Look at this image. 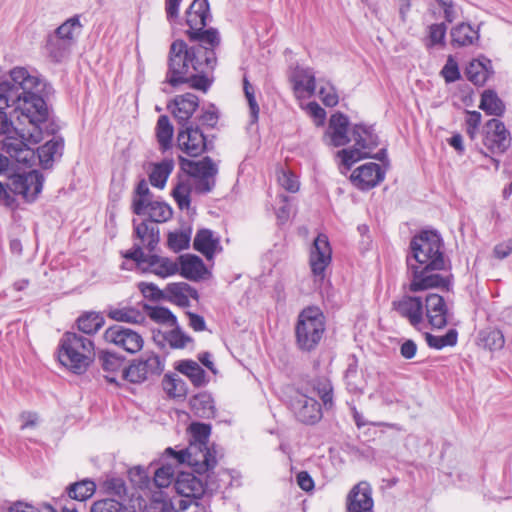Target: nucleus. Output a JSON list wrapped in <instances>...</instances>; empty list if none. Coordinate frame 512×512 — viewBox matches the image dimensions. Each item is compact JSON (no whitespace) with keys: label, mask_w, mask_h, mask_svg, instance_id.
<instances>
[{"label":"nucleus","mask_w":512,"mask_h":512,"mask_svg":"<svg viewBox=\"0 0 512 512\" xmlns=\"http://www.w3.org/2000/svg\"><path fill=\"white\" fill-rule=\"evenodd\" d=\"M210 17L207 0H193L185 12L186 35L192 45L175 40L168 53V69L165 82L173 87L189 84L193 89L207 92L212 84L209 78L216 65L215 50L221 38L216 28L205 29Z\"/></svg>","instance_id":"obj_1"},{"label":"nucleus","mask_w":512,"mask_h":512,"mask_svg":"<svg viewBox=\"0 0 512 512\" xmlns=\"http://www.w3.org/2000/svg\"><path fill=\"white\" fill-rule=\"evenodd\" d=\"M409 271L408 291L416 293L433 288L450 290L451 279L441 276L446 262L443 253V242L439 234L424 231L412 238L410 253L407 255Z\"/></svg>","instance_id":"obj_2"},{"label":"nucleus","mask_w":512,"mask_h":512,"mask_svg":"<svg viewBox=\"0 0 512 512\" xmlns=\"http://www.w3.org/2000/svg\"><path fill=\"white\" fill-rule=\"evenodd\" d=\"M31 89H21L14 114L18 121L21 138L28 144H37L43 139L44 127L49 118V109L42 92L45 84L36 76Z\"/></svg>","instance_id":"obj_3"},{"label":"nucleus","mask_w":512,"mask_h":512,"mask_svg":"<svg viewBox=\"0 0 512 512\" xmlns=\"http://www.w3.org/2000/svg\"><path fill=\"white\" fill-rule=\"evenodd\" d=\"M191 441L189 445L178 452L167 448L165 454L173 457L177 464L189 465L195 473L201 474L213 470L218 462L214 446L208 447L211 426L205 423L190 425Z\"/></svg>","instance_id":"obj_4"},{"label":"nucleus","mask_w":512,"mask_h":512,"mask_svg":"<svg viewBox=\"0 0 512 512\" xmlns=\"http://www.w3.org/2000/svg\"><path fill=\"white\" fill-rule=\"evenodd\" d=\"M11 161L31 166L35 151L21 138L19 127L0 110V174L9 169Z\"/></svg>","instance_id":"obj_5"},{"label":"nucleus","mask_w":512,"mask_h":512,"mask_svg":"<svg viewBox=\"0 0 512 512\" xmlns=\"http://www.w3.org/2000/svg\"><path fill=\"white\" fill-rule=\"evenodd\" d=\"M94 343L75 332H66L59 344L60 363L75 374L84 373L94 357Z\"/></svg>","instance_id":"obj_6"},{"label":"nucleus","mask_w":512,"mask_h":512,"mask_svg":"<svg viewBox=\"0 0 512 512\" xmlns=\"http://www.w3.org/2000/svg\"><path fill=\"white\" fill-rule=\"evenodd\" d=\"M325 316L320 308L309 306L298 315L295 325L296 344L302 351H312L320 343L325 332Z\"/></svg>","instance_id":"obj_7"},{"label":"nucleus","mask_w":512,"mask_h":512,"mask_svg":"<svg viewBox=\"0 0 512 512\" xmlns=\"http://www.w3.org/2000/svg\"><path fill=\"white\" fill-rule=\"evenodd\" d=\"M181 168L194 180V189L197 193H208L215 186L218 167L209 156L199 161L180 157Z\"/></svg>","instance_id":"obj_8"},{"label":"nucleus","mask_w":512,"mask_h":512,"mask_svg":"<svg viewBox=\"0 0 512 512\" xmlns=\"http://www.w3.org/2000/svg\"><path fill=\"white\" fill-rule=\"evenodd\" d=\"M34 83H36L35 80L30 78V74L25 68L12 69L10 79L0 82V110H5L10 106L15 109L21 89H31Z\"/></svg>","instance_id":"obj_9"},{"label":"nucleus","mask_w":512,"mask_h":512,"mask_svg":"<svg viewBox=\"0 0 512 512\" xmlns=\"http://www.w3.org/2000/svg\"><path fill=\"white\" fill-rule=\"evenodd\" d=\"M202 474H206L205 483L192 473H180L175 479L174 484L177 495L184 497L183 499L188 500L192 504L193 502H198L197 500L204 495L207 486L220 487L213 477V470L201 473L200 475Z\"/></svg>","instance_id":"obj_10"},{"label":"nucleus","mask_w":512,"mask_h":512,"mask_svg":"<svg viewBox=\"0 0 512 512\" xmlns=\"http://www.w3.org/2000/svg\"><path fill=\"white\" fill-rule=\"evenodd\" d=\"M483 146L492 155H502L511 146L512 137L505 124L493 118L483 128Z\"/></svg>","instance_id":"obj_11"},{"label":"nucleus","mask_w":512,"mask_h":512,"mask_svg":"<svg viewBox=\"0 0 512 512\" xmlns=\"http://www.w3.org/2000/svg\"><path fill=\"white\" fill-rule=\"evenodd\" d=\"M164 370V362L156 354H149L134 360L123 369L122 378L131 383H142L153 376H159Z\"/></svg>","instance_id":"obj_12"},{"label":"nucleus","mask_w":512,"mask_h":512,"mask_svg":"<svg viewBox=\"0 0 512 512\" xmlns=\"http://www.w3.org/2000/svg\"><path fill=\"white\" fill-rule=\"evenodd\" d=\"M43 176L36 170L22 174H14L9 179L8 188L13 194L23 196L27 201H33L43 187Z\"/></svg>","instance_id":"obj_13"},{"label":"nucleus","mask_w":512,"mask_h":512,"mask_svg":"<svg viewBox=\"0 0 512 512\" xmlns=\"http://www.w3.org/2000/svg\"><path fill=\"white\" fill-rule=\"evenodd\" d=\"M104 339L130 354L139 352L144 344L140 333L122 325H113L106 329Z\"/></svg>","instance_id":"obj_14"},{"label":"nucleus","mask_w":512,"mask_h":512,"mask_svg":"<svg viewBox=\"0 0 512 512\" xmlns=\"http://www.w3.org/2000/svg\"><path fill=\"white\" fill-rule=\"evenodd\" d=\"M183 127L178 131V147L190 157L200 156L207 149V140L199 124L191 122Z\"/></svg>","instance_id":"obj_15"},{"label":"nucleus","mask_w":512,"mask_h":512,"mask_svg":"<svg viewBox=\"0 0 512 512\" xmlns=\"http://www.w3.org/2000/svg\"><path fill=\"white\" fill-rule=\"evenodd\" d=\"M424 316L433 329H443L453 317V312L444 297L430 293L425 298Z\"/></svg>","instance_id":"obj_16"},{"label":"nucleus","mask_w":512,"mask_h":512,"mask_svg":"<svg viewBox=\"0 0 512 512\" xmlns=\"http://www.w3.org/2000/svg\"><path fill=\"white\" fill-rule=\"evenodd\" d=\"M392 309L414 328L424 320V303L420 297L404 294L392 302Z\"/></svg>","instance_id":"obj_17"},{"label":"nucleus","mask_w":512,"mask_h":512,"mask_svg":"<svg viewBox=\"0 0 512 512\" xmlns=\"http://www.w3.org/2000/svg\"><path fill=\"white\" fill-rule=\"evenodd\" d=\"M331 247L328 238L324 234H319L313 242L310 252V266L315 277L323 280L325 270L331 262Z\"/></svg>","instance_id":"obj_18"},{"label":"nucleus","mask_w":512,"mask_h":512,"mask_svg":"<svg viewBox=\"0 0 512 512\" xmlns=\"http://www.w3.org/2000/svg\"><path fill=\"white\" fill-rule=\"evenodd\" d=\"M296 418L304 424H315L322 417L320 404L312 397L297 393L291 400Z\"/></svg>","instance_id":"obj_19"},{"label":"nucleus","mask_w":512,"mask_h":512,"mask_svg":"<svg viewBox=\"0 0 512 512\" xmlns=\"http://www.w3.org/2000/svg\"><path fill=\"white\" fill-rule=\"evenodd\" d=\"M373 505L372 489L366 481L353 486L346 498L347 512H374Z\"/></svg>","instance_id":"obj_20"},{"label":"nucleus","mask_w":512,"mask_h":512,"mask_svg":"<svg viewBox=\"0 0 512 512\" xmlns=\"http://www.w3.org/2000/svg\"><path fill=\"white\" fill-rule=\"evenodd\" d=\"M385 172L380 165L369 162L353 171L351 174L352 183L361 190H369L384 180Z\"/></svg>","instance_id":"obj_21"},{"label":"nucleus","mask_w":512,"mask_h":512,"mask_svg":"<svg viewBox=\"0 0 512 512\" xmlns=\"http://www.w3.org/2000/svg\"><path fill=\"white\" fill-rule=\"evenodd\" d=\"M198 106V97L192 93H185L177 95L167 107L180 125H187Z\"/></svg>","instance_id":"obj_22"},{"label":"nucleus","mask_w":512,"mask_h":512,"mask_svg":"<svg viewBox=\"0 0 512 512\" xmlns=\"http://www.w3.org/2000/svg\"><path fill=\"white\" fill-rule=\"evenodd\" d=\"M191 503L178 495L170 496L168 492L157 489L152 492L150 508L153 512H180L188 509Z\"/></svg>","instance_id":"obj_23"},{"label":"nucleus","mask_w":512,"mask_h":512,"mask_svg":"<svg viewBox=\"0 0 512 512\" xmlns=\"http://www.w3.org/2000/svg\"><path fill=\"white\" fill-rule=\"evenodd\" d=\"M133 227L134 239L139 240L137 244H140L142 249L146 248L150 252L154 251L160 241L158 226L153 221L143 220L137 222L134 219Z\"/></svg>","instance_id":"obj_24"},{"label":"nucleus","mask_w":512,"mask_h":512,"mask_svg":"<svg viewBox=\"0 0 512 512\" xmlns=\"http://www.w3.org/2000/svg\"><path fill=\"white\" fill-rule=\"evenodd\" d=\"M450 36L454 48L476 45L480 40V25L474 28L469 23H459L450 30Z\"/></svg>","instance_id":"obj_25"},{"label":"nucleus","mask_w":512,"mask_h":512,"mask_svg":"<svg viewBox=\"0 0 512 512\" xmlns=\"http://www.w3.org/2000/svg\"><path fill=\"white\" fill-rule=\"evenodd\" d=\"M291 82L298 98L311 96L315 92V76L309 68L296 67L292 72Z\"/></svg>","instance_id":"obj_26"},{"label":"nucleus","mask_w":512,"mask_h":512,"mask_svg":"<svg viewBox=\"0 0 512 512\" xmlns=\"http://www.w3.org/2000/svg\"><path fill=\"white\" fill-rule=\"evenodd\" d=\"M198 292L185 282L170 283L165 288V298L171 303L180 307H188L190 305L189 298L198 299Z\"/></svg>","instance_id":"obj_27"},{"label":"nucleus","mask_w":512,"mask_h":512,"mask_svg":"<svg viewBox=\"0 0 512 512\" xmlns=\"http://www.w3.org/2000/svg\"><path fill=\"white\" fill-rule=\"evenodd\" d=\"M348 126L349 121L344 114L338 112L331 116L327 135L330 137V142L333 146H344L350 141L348 137Z\"/></svg>","instance_id":"obj_28"},{"label":"nucleus","mask_w":512,"mask_h":512,"mask_svg":"<svg viewBox=\"0 0 512 512\" xmlns=\"http://www.w3.org/2000/svg\"><path fill=\"white\" fill-rule=\"evenodd\" d=\"M193 247L195 250L203 254L206 259L211 260L216 252H220L222 247L220 239L215 236L210 229H200L194 238Z\"/></svg>","instance_id":"obj_29"},{"label":"nucleus","mask_w":512,"mask_h":512,"mask_svg":"<svg viewBox=\"0 0 512 512\" xmlns=\"http://www.w3.org/2000/svg\"><path fill=\"white\" fill-rule=\"evenodd\" d=\"M180 274L189 280L198 281L204 278L207 273L202 259L196 255L180 256Z\"/></svg>","instance_id":"obj_30"},{"label":"nucleus","mask_w":512,"mask_h":512,"mask_svg":"<svg viewBox=\"0 0 512 512\" xmlns=\"http://www.w3.org/2000/svg\"><path fill=\"white\" fill-rule=\"evenodd\" d=\"M143 271L152 272L160 277L174 275L179 271L177 263L158 255H146Z\"/></svg>","instance_id":"obj_31"},{"label":"nucleus","mask_w":512,"mask_h":512,"mask_svg":"<svg viewBox=\"0 0 512 512\" xmlns=\"http://www.w3.org/2000/svg\"><path fill=\"white\" fill-rule=\"evenodd\" d=\"M64 148L62 137H53L37 149L38 159L45 169L50 168L56 157H61Z\"/></svg>","instance_id":"obj_32"},{"label":"nucleus","mask_w":512,"mask_h":512,"mask_svg":"<svg viewBox=\"0 0 512 512\" xmlns=\"http://www.w3.org/2000/svg\"><path fill=\"white\" fill-rule=\"evenodd\" d=\"M491 74V61L488 59L472 60L465 70L467 79L476 86H483Z\"/></svg>","instance_id":"obj_33"},{"label":"nucleus","mask_w":512,"mask_h":512,"mask_svg":"<svg viewBox=\"0 0 512 512\" xmlns=\"http://www.w3.org/2000/svg\"><path fill=\"white\" fill-rule=\"evenodd\" d=\"M66 41L55 33L47 37L45 50L51 61L58 63L69 55L72 46Z\"/></svg>","instance_id":"obj_34"},{"label":"nucleus","mask_w":512,"mask_h":512,"mask_svg":"<svg viewBox=\"0 0 512 512\" xmlns=\"http://www.w3.org/2000/svg\"><path fill=\"white\" fill-rule=\"evenodd\" d=\"M190 409L200 418H212L215 415L214 402L210 394L201 392L190 399Z\"/></svg>","instance_id":"obj_35"},{"label":"nucleus","mask_w":512,"mask_h":512,"mask_svg":"<svg viewBox=\"0 0 512 512\" xmlns=\"http://www.w3.org/2000/svg\"><path fill=\"white\" fill-rule=\"evenodd\" d=\"M176 369L186 375L194 386L201 387L206 383V373L204 369L193 360H182L176 366Z\"/></svg>","instance_id":"obj_36"},{"label":"nucleus","mask_w":512,"mask_h":512,"mask_svg":"<svg viewBox=\"0 0 512 512\" xmlns=\"http://www.w3.org/2000/svg\"><path fill=\"white\" fill-rule=\"evenodd\" d=\"M479 108L486 114L500 117L505 112V104L493 90H485L481 95Z\"/></svg>","instance_id":"obj_37"},{"label":"nucleus","mask_w":512,"mask_h":512,"mask_svg":"<svg viewBox=\"0 0 512 512\" xmlns=\"http://www.w3.org/2000/svg\"><path fill=\"white\" fill-rule=\"evenodd\" d=\"M174 168L172 159H164L160 163L153 164L149 174V181L152 186L164 188L166 181Z\"/></svg>","instance_id":"obj_38"},{"label":"nucleus","mask_w":512,"mask_h":512,"mask_svg":"<svg viewBox=\"0 0 512 512\" xmlns=\"http://www.w3.org/2000/svg\"><path fill=\"white\" fill-rule=\"evenodd\" d=\"M353 140L356 146L364 150H371L378 145V136L374 133L372 127L357 124L353 128Z\"/></svg>","instance_id":"obj_39"},{"label":"nucleus","mask_w":512,"mask_h":512,"mask_svg":"<svg viewBox=\"0 0 512 512\" xmlns=\"http://www.w3.org/2000/svg\"><path fill=\"white\" fill-rule=\"evenodd\" d=\"M157 142L163 151L171 148L174 128L166 115H161L155 128Z\"/></svg>","instance_id":"obj_40"},{"label":"nucleus","mask_w":512,"mask_h":512,"mask_svg":"<svg viewBox=\"0 0 512 512\" xmlns=\"http://www.w3.org/2000/svg\"><path fill=\"white\" fill-rule=\"evenodd\" d=\"M67 494L71 499L77 501H86L96 491V484L91 479H83L81 481L70 484L66 488Z\"/></svg>","instance_id":"obj_41"},{"label":"nucleus","mask_w":512,"mask_h":512,"mask_svg":"<svg viewBox=\"0 0 512 512\" xmlns=\"http://www.w3.org/2000/svg\"><path fill=\"white\" fill-rule=\"evenodd\" d=\"M107 316L117 322L141 323L144 315L133 307H110Z\"/></svg>","instance_id":"obj_42"},{"label":"nucleus","mask_w":512,"mask_h":512,"mask_svg":"<svg viewBox=\"0 0 512 512\" xmlns=\"http://www.w3.org/2000/svg\"><path fill=\"white\" fill-rule=\"evenodd\" d=\"M145 214L148 215L147 221L158 223L166 222L172 217V209L164 202L149 201L145 205Z\"/></svg>","instance_id":"obj_43"},{"label":"nucleus","mask_w":512,"mask_h":512,"mask_svg":"<svg viewBox=\"0 0 512 512\" xmlns=\"http://www.w3.org/2000/svg\"><path fill=\"white\" fill-rule=\"evenodd\" d=\"M101 366L107 374L104 376L108 382L116 383V374L122 372L123 360L114 353L104 352L99 357Z\"/></svg>","instance_id":"obj_44"},{"label":"nucleus","mask_w":512,"mask_h":512,"mask_svg":"<svg viewBox=\"0 0 512 512\" xmlns=\"http://www.w3.org/2000/svg\"><path fill=\"white\" fill-rule=\"evenodd\" d=\"M165 392L172 398H183L187 394L186 383L176 374H166L162 381Z\"/></svg>","instance_id":"obj_45"},{"label":"nucleus","mask_w":512,"mask_h":512,"mask_svg":"<svg viewBox=\"0 0 512 512\" xmlns=\"http://www.w3.org/2000/svg\"><path fill=\"white\" fill-rule=\"evenodd\" d=\"M176 475V465L172 463H162L154 472V485L157 489L168 488L174 481Z\"/></svg>","instance_id":"obj_46"},{"label":"nucleus","mask_w":512,"mask_h":512,"mask_svg":"<svg viewBox=\"0 0 512 512\" xmlns=\"http://www.w3.org/2000/svg\"><path fill=\"white\" fill-rule=\"evenodd\" d=\"M151 193L147 182L142 179L139 181L136 190L135 197L133 198L132 210L137 215L145 214V205L151 200Z\"/></svg>","instance_id":"obj_47"},{"label":"nucleus","mask_w":512,"mask_h":512,"mask_svg":"<svg viewBox=\"0 0 512 512\" xmlns=\"http://www.w3.org/2000/svg\"><path fill=\"white\" fill-rule=\"evenodd\" d=\"M78 329L88 335L96 333L104 325V318L95 312H88L77 320Z\"/></svg>","instance_id":"obj_48"},{"label":"nucleus","mask_w":512,"mask_h":512,"mask_svg":"<svg viewBox=\"0 0 512 512\" xmlns=\"http://www.w3.org/2000/svg\"><path fill=\"white\" fill-rule=\"evenodd\" d=\"M81 24L78 16H74L66 20L56 30L55 34L61 37L63 40H67L71 46L75 43L76 34L81 30Z\"/></svg>","instance_id":"obj_49"},{"label":"nucleus","mask_w":512,"mask_h":512,"mask_svg":"<svg viewBox=\"0 0 512 512\" xmlns=\"http://www.w3.org/2000/svg\"><path fill=\"white\" fill-rule=\"evenodd\" d=\"M425 340L429 347L440 350L444 347L455 346L458 340V332L455 329H450L442 336L426 333Z\"/></svg>","instance_id":"obj_50"},{"label":"nucleus","mask_w":512,"mask_h":512,"mask_svg":"<svg viewBox=\"0 0 512 512\" xmlns=\"http://www.w3.org/2000/svg\"><path fill=\"white\" fill-rule=\"evenodd\" d=\"M337 156L341 158L342 164L346 169H350L354 163L361 159L372 157L368 150H364L361 147L356 146V144L352 148L338 151Z\"/></svg>","instance_id":"obj_51"},{"label":"nucleus","mask_w":512,"mask_h":512,"mask_svg":"<svg viewBox=\"0 0 512 512\" xmlns=\"http://www.w3.org/2000/svg\"><path fill=\"white\" fill-rule=\"evenodd\" d=\"M173 328L170 331H167L164 334V340L172 349H182L186 347V345L192 342V338L187 335L178 325L172 326Z\"/></svg>","instance_id":"obj_52"},{"label":"nucleus","mask_w":512,"mask_h":512,"mask_svg":"<svg viewBox=\"0 0 512 512\" xmlns=\"http://www.w3.org/2000/svg\"><path fill=\"white\" fill-rule=\"evenodd\" d=\"M480 340L490 351L501 350L505 344V337L499 329H488L480 333Z\"/></svg>","instance_id":"obj_53"},{"label":"nucleus","mask_w":512,"mask_h":512,"mask_svg":"<svg viewBox=\"0 0 512 512\" xmlns=\"http://www.w3.org/2000/svg\"><path fill=\"white\" fill-rule=\"evenodd\" d=\"M192 191V184L189 180L179 181L172 191V196L175 199L178 207L181 210L189 209L190 195Z\"/></svg>","instance_id":"obj_54"},{"label":"nucleus","mask_w":512,"mask_h":512,"mask_svg":"<svg viewBox=\"0 0 512 512\" xmlns=\"http://www.w3.org/2000/svg\"><path fill=\"white\" fill-rule=\"evenodd\" d=\"M146 309L149 318L154 322L176 326L177 318L168 308L162 306H146Z\"/></svg>","instance_id":"obj_55"},{"label":"nucleus","mask_w":512,"mask_h":512,"mask_svg":"<svg viewBox=\"0 0 512 512\" xmlns=\"http://www.w3.org/2000/svg\"><path fill=\"white\" fill-rule=\"evenodd\" d=\"M243 90L245 97L247 99L249 109H250V122L254 124L258 121L259 116V106L255 98V90L253 85L249 82L247 77L243 78Z\"/></svg>","instance_id":"obj_56"},{"label":"nucleus","mask_w":512,"mask_h":512,"mask_svg":"<svg viewBox=\"0 0 512 512\" xmlns=\"http://www.w3.org/2000/svg\"><path fill=\"white\" fill-rule=\"evenodd\" d=\"M124 505L115 499L106 498L95 501L91 506V512H124Z\"/></svg>","instance_id":"obj_57"},{"label":"nucleus","mask_w":512,"mask_h":512,"mask_svg":"<svg viewBox=\"0 0 512 512\" xmlns=\"http://www.w3.org/2000/svg\"><path fill=\"white\" fill-rule=\"evenodd\" d=\"M168 246L174 252H179L189 247L190 235L187 232H171L168 235Z\"/></svg>","instance_id":"obj_58"},{"label":"nucleus","mask_w":512,"mask_h":512,"mask_svg":"<svg viewBox=\"0 0 512 512\" xmlns=\"http://www.w3.org/2000/svg\"><path fill=\"white\" fill-rule=\"evenodd\" d=\"M428 32H429L428 46L444 45L445 44V36H446V32H447V26L445 23L431 24L428 27Z\"/></svg>","instance_id":"obj_59"},{"label":"nucleus","mask_w":512,"mask_h":512,"mask_svg":"<svg viewBox=\"0 0 512 512\" xmlns=\"http://www.w3.org/2000/svg\"><path fill=\"white\" fill-rule=\"evenodd\" d=\"M314 390L323 401L324 405H332L333 400V388L332 384L328 379H318L314 383Z\"/></svg>","instance_id":"obj_60"},{"label":"nucleus","mask_w":512,"mask_h":512,"mask_svg":"<svg viewBox=\"0 0 512 512\" xmlns=\"http://www.w3.org/2000/svg\"><path fill=\"white\" fill-rule=\"evenodd\" d=\"M279 184L287 191L295 193L299 190L297 176L289 170H281L278 174Z\"/></svg>","instance_id":"obj_61"},{"label":"nucleus","mask_w":512,"mask_h":512,"mask_svg":"<svg viewBox=\"0 0 512 512\" xmlns=\"http://www.w3.org/2000/svg\"><path fill=\"white\" fill-rule=\"evenodd\" d=\"M182 0H165V14L169 24L174 27L175 25H182L179 7Z\"/></svg>","instance_id":"obj_62"},{"label":"nucleus","mask_w":512,"mask_h":512,"mask_svg":"<svg viewBox=\"0 0 512 512\" xmlns=\"http://www.w3.org/2000/svg\"><path fill=\"white\" fill-rule=\"evenodd\" d=\"M441 75L447 83H453L460 79V71L457 62L452 56H449L446 64L441 70Z\"/></svg>","instance_id":"obj_63"},{"label":"nucleus","mask_w":512,"mask_h":512,"mask_svg":"<svg viewBox=\"0 0 512 512\" xmlns=\"http://www.w3.org/2000/svg\"><path fill=\"white\" fill-rule=\"evenodd\" d=\"M104 488L108 493L114 494L119 497L126 494L125 482L121 478L112 477L105 480Z\"/></svg>","instance_id":"obj_64"}]
</instances>
